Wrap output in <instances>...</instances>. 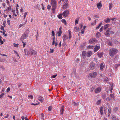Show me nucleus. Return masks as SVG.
<instances>
[{"label":"nucleus","mask_w":120,"mask_h":120,"mask_svg":"<svg viewBox=\"0 0 120 120\" xmlns=\"http://www.w3.org/2000/svg\"><path fill=\"white\" fill-rule=\"evenodd\" d=\"M52 107L51 106H49L48 108V110L49 111H51V110L52 109Z\"/></svg>","instance_id":"nucleus-39"},{"label":"nucleus","mask_w":120,"mask_h":120,"mask_svg":"<svg viewBox=\"0 0 120 120\" xmlns=\"http://www.w3.org/2000/svg\"><path fill=\"white\" fill-rule=\"evenodd\" d=\"M57 76V75H53L51 76V78H55Z\"/></svg>","instance_id":"nucleus-52"},{"label":"nucleus","mask_w":120,"mask_h":120,"mask_svg":"<svg viewBox=\"0 0 120 120\" xmlns=\"http://www.w3.org/2000/svg\"><path fill=\"white\" fill-rule=\"evenodd\" d=\"M63 38L64 42L67 40L68 38V36L66 34H65L63 36Z\"/></svg>","instance_id":"nucleus-11"},{"label":"nucleus","mask_w":120,"mask_h":120,"mask_svg":"<svg viewBox=\"0 0 120 120\" xmlns=\"http://www.w3.org/2000/svg\"><path fill=\"white\" fill-rule=\"evenodd\" d=\"M25 24V23H23L20 24L19 26V27L20 28L21 27L23 26Z\"/></svg>","instance_id":"nucleus-43"},{"label":"nucleus","mask_w":120,"mask_h":120,"mask_svg":"<svg viewBox=\"0 0 120 120\" xmlns=\"http://www.w3.org/2000/svg\"><path fill=\"white\" fill-rule=\"evenodd\" d=\"M109 24H106L104 26V28L105 29H106L109 27Z\"/></svg>","instance_id":"nucleus-26"},{"label":"nucleus","mask_w":120,"mask_h":120,"mask_svg":"<svg viewBox=\"0 0 120 120\" xmlns=\"http://www.w3.org/2000/svg\"><path fill=\"white\" fill-rule=\"evenodd\" d=\"M6 22V21H4L3 23V25L4 27H5L6 26V25L5 24Z\"/></svg>","instance_id":"nucleus-59"},{"label":"nucleus","mask_w":120,"mask_h":120,"mask_svg":"<svg viewBox=\"0 0 120 120\" xmlns=\"http://www.w3.org/2000/svg\"><path fill=\"white\" fill-rule=\"evenodd\" d=\"M110 97H111V98H112L113 99L115 97H114V95H113V94H111L110 95Z\"/></svg>","instance_id":"nucleus-36"},{"label":"nucleus","mask_w":120,"mask_h":120,"mask_svg":"<svg viewBox=\"0 0 120 120\" xmlns=\"http://www.w3.org/2000/svg\"><path fill=\"white\" fill-rule=\"evenodd\" d=\"M118 108L117 107H115L113 109V111L114 112H116L118 110Z\"/></svg>","instance_id":"nucleus-24"},{"label":"nucleus","mask_w":120,"mask_h":120,"mask_svg":"<svg viewBox=\"0 0 120 120\" xmlns=\"http://www.w3.org/2000/svg\"><path fill=\"white\" fill-rule=\"evenodd\" d=\"M97 5L98 8L99 9H100L101 7L102 6V4H101V1L99 3H97Z\"/></svg>","instance_id":"nucleus-12"},{"label":"nucleus","mask_w":120,"mask_h":120,"mask_svg":"<svg viewBox=\"0 0 120 120\" xmlns=\"http://www.w3.org/2000/svg\"><path fill=\"white\" fill-rule=\"evenodd\" d=\"M109 33L110 34H112L114 33V32L112 31H110Z\"/></svg>","instance_id":"nucleus-54"},{"label":"nucleus","mask_w":120,"mask_h":120,"mask_svg":"<svg viewBox=\"0 0 120 120\" xmlns=\"http://www.w3.org/2000/svg\"><path fill=\"white\" fill-rule=\"evenodd\" d=\"M55 33L54 32L52 31V35L53 36H55Z\"/></svg>","instance_id":"nucleus-46"},{"label":"nucleus","mask_w":120,"mask_h":120,"mask_svg":"<svg viewBox=\"0 0 120 120\" xmlns=\"http://www.w3.org/2000/svg\"><path fill=\"white\" fill-rule=\"evenodd\" d=\"M38 103H36V104H34V103H31V104L32 105H38V104L39 103V102H38Z\"/></svg>","instance_id":"nucleus-44"},{"label":"nucleus","mask_w":120,"mask_h":120,"mask_svg":"<svg viewBox=\"0 0 120 120\" xmlns=\"http://www.w3.org/2000/svg\"><path fill=\"white\" fill-rule=\"evenodd\" d=\"M27 37V35L25 34H23L21 38V40L22 41H23L24 39H26Z\"/></svg>","instance_id":"nucleus-8"},{"label":"nucleus","mask_w":120,"mask_h":120,"mask_svg":"<svg viewBox=\"0 0 120 120\" xmlns=\"http://www.w3.org/2000/svg\"><path fill=\"white\" fill-rule=\"evenodd\" d=\"M109 30H107L105 33V34L106 36L109 37L110 36V34L109 33Z\"/></svg>","instance_id":"nucleus-13"},{"label":"nucleus","mask_w":120,"mask_h":120,"mask_svg":"<svg viewBox=\"0 0 120 120\" xmlns=\"http://www.w3.org/2000/svg\"><path fill=\"white\" fill-rule=\"evenodd\" d=\"M13 45H14V46L15 47H18V45H19L18 44H16L15 43H14L13 44Z\"/></svg>","instance_id":"nucleus-49"},{"label":"nucleus","mask_w":120,"mask_h":120,"mask_svg":"<svg viewBox=\"0 0 120 120\" xmlns=\"http://www.w3.org/2000/svg\"><path fill=\"white\" fill-rule=\"evenodd\" d=\"M100 48V46H96L94 48V51L95 52H96Z\"/></svg>","instance_id":"nucleus-18"},{"label":"nucleus","mask_w":120,"mask_h":120,"mask_svg":"<svg viewBox=\"0 0 120 120\" xmlns=\"http://www.w3.org/2000/svg\"><path fill=\"white\" fill-rule=\"evenodd\" d=\"M62 33L61 31H59L57 33L58 36H60Z\"/></svg>","instance_id":"nucleus-28"},{"label":"nucleus","mask_w":120,"mask_h":120,"mask_svg":"<svg viewBox=\"0 0 120 120\" xmlns=\"http://www.w3.org/2000/svg\"><path fill=\"white\" fill-rule=\"evenodd\" d=\"M92 53L91 51H89L87 53V56L88 57L92 55Z\"/></svg>","instance_id":"nucleus-20"},{"label":"nucleus","mask_w":120,"mask_h":120,"mask_svg":"<svg viewBox=\"0 0 120 120\" xmlns=\"http://www.w3.org/2000/svg\"><path fill=\"white\" fill-rule=\"evenodd\" d=\"M62 2L64 3V4L63 7V8L64 9H65L68 6V0H62Z\"/></svg>","instance_id":"nucleus-4"},{"label":"nucleus","mask_w":120,"mask_h":120,"mask_svg":"<svg viewBox=\"0 0 120 120\" xmlns=\"http://www.w3.org/2000/svg\"><path fill=\"white\" fill-rule=\"evenodd\" d=\"M95 64L93 62H92L90 64V68L91 70H93L95 68Z\"/></svg>","instance_id":"nucleus-9"},{"label":"nucleus","mask_w":120,"mask_h":120,"mask_svg":"<svg viewBox=\"0 0 120 120\" xmlns=\"http://www.w3.org/2000/svg\"><path fill=\"white\" fill-rule=\"evenodd\" d=\"M1 29L2 30H3L4 31V26H1Z\"/></svg>","instance_id":"nucleus-60"},{"label":"nucleus","mask_w":120,"mask_h":120,"mask_svg":"<svg viewBox=\"0 0 120 120\" xmlns=\"http://www.w3.org/2000/svg\"><path fill=\"white\" fill-rule=\"evenodd\" d=\"M110 19L109 18H108L106 19H105L104 21L106 23H108L109 22H110Z\"/></svg>","instance_id":"nucleus-17"},{"label":"nucleus","mask_w":120,"mask_h":120,"mask_svg":"<svg viewBox=\"0 0 120 120\" xmlns=\"http://www.w3.org/2000/svg\"><path fill=\"white\" fill-rule=\"evenodd\" d=\"M27 52L28 55H34V56H36L37 55V51L31 48H30L28 49Z\"/></svg>","instance_id":"nucleus-1"},{"label":"nucleus","mask_w":120,"mask_h":120,"mask_svg":"<svg viewBox=\"0 0 120 120\" xmlns=\"http://www.w3.org/2000/svg\"><path fill=\"white\" fill-rule=\"evenodd\" d=\"M69 13V11L67 10L66 11H64L63 12L62 14L65 17H67Z\"/></svg>","instance_id":"nucleus-5"},{"label":"nucleus","mask_w":120,"mask_h":120,"mask_svg":"<svg viewBox=\"0 0 120 120\" xmlns=\"http://www.w3.org/2000/svg\"><path fill=\"white\" fill-rule=\"evenodd\" d=\"M68 32L69 33V38L70 39L71 38V31L70 30H69L68 31Z\"/></svg>","instance_id":"nucleus-23"},{"label":"nucleus","mask_w":120,"mask_h":120,"mask_svg":"<svg viewBox=\"0 0 120 120\" xmlns=\"http://www.w3.org/2000/svg\"><path fill=\"white\" fill-rule=\"evenodd\" d=\"M105 67V66L102 63L100 65V69L101 70H102Z\"/></svg>","instance_id":"nucleus-15"},{"label":"nucleus","mask_w":120,"mask_h":120,"mask_svg":"<svg viewBox=\"0 0 120 120\" xmlns=\"http://www.w3.org/2000/svg\"><path fill=\"white\" fill-rule=\"evenodd\" d=\"M79 18H78L77 19H76V20H75V25L76 24H78V22L79 19Z\"/></svg>","instance_id":"nucleus-38"},{"label":"nucleus","mask_w":120,"mask_h":120,"mask_svg":"<svg viewBox=\"0 0 120 120\" xmlns=\"http://www.w3.org/2000/svg\"><path fill=\"white\" fill-rule=\"evenodd\" d=\"M96 36L97 38H98L100 37V34L99 33H97L96 35Z\"/></svg>","instance_id":"nucleus-22"},{"label":"nucleus","mask_w":120,"mask_h":120,"mask_svg":"<svg viewBox=\"0 0 120 120\" xmlns=\"http://www.w3.org/2000/svg\"><path fill=\"white\" fill-rule=\"evenodd\" d=\"M97 75V73L96 72H93L90 73L88 77L89 78H93L96 77Z\"/></svg>","instance_id":"nucleus-3"},{"label":"nucleus","mask_w":120,"mask_h":120,"mask_svg":"<svg viewBox=\"0 0 120 120\" xmlns=\"http://www.w3.org/2000/svg\"><path fill=\"white\" fill-rule=\"evenodd\" d=\"M41 117H44V114L42 113L41 114Z\"/></svg>","instance_id":"nucleus-64"},{"label":"nucleus","mask_w":120,"mask_h":120,"mask_svg":"<svg viewBox=\"0 0 120 120\" xmlns=\"http://www.w3.org/2000/svg\"><path fill=\"white\" fill-rule=\"evenodd\" d=\"M64 110V106H63L61 107L60 110V112L61 114L62 115L63 113V112Z\"/></svg>","instance_id":"nucleus-16"},{"label":"nucleus","mask_w":120,"mask_h":120,"mask_svg":"<svg viewBox=\"0 0 120 120\" xmlns=\"http://www.w3.org/2000/svg\"><path fill=\"white\" fill-rule=\"evenodd\" d=\"M60 19H61L62 18V14H60L57 16Z\"/></svg>","instance_id":"nucleus-29"},{"label":"nucleus","mask_w":120,"mask_h":120,"mask_svg":"<svg viewBox=\"0 0 120 120\" xmlns=\"http://www.w3.org/2000/svg\"><path fill=\"white\" fill-rule=\"evenodd\" d=\"M101 103V100H99L97 102L96 104L97 105H98Z\"/></svg>","instance_id":"nucleus-33"},{"label":"nucleus","mask_w":120,"mask_h":120,"mask_svg":"<svg viewBox=\"0 0 120 120\" xmlns=\"http://www.w3.org/2000/svg\"><path fill=\"white\" fill-rule=\"evenodd\" d=\"M111 109H109L108 110V116H110V114L111 113Z\"/></svg>","instance_id":"nucleus-25"},{"label":"nucleus","mask_w":120,"mask_h":120,"mask_svg":"<svg viewBox=\"0 0 120 120\" xmlns=\"http://www.w3.org/2000/svg\"><path fill=\"white\" fill-rule=\"evenodd\" d=\"M22 42L23 43V46L24 48L26 45V43H24L23 41H22Z\"/></svg>","instance_id":"nucleus-50"},{"label":"nucleus","mask_w":120,"mask_h":120,"mask_svg":"<svg viewBox=\"0 0 120 120\" xmlns=\"http://www.w3.org/2000/svg\"><path fill=\"white\" fill-rule=\"evenodd\" d=\"M52 7V13L53 14L55 12V11L56 9V7Z\"/></svg>","instance_id":"nucleus-31"},{"label":"nucleus","mask_w":120,"mask_h":120,"mask_svg":"<svg viewBox=\"0 0 120 120\" xmlns=\"http://www.w3.org/2000/svg\"><path fill=\"white\" fill-rule=\"evenodd\" d=\"M103 53H98V56L100 58H101L103 55Z\"/></svg>","instance_id":"nucleus-27"},{"label":"nucleus","mask_w":120,"mask_h":120,"mask_svg":"<svg viewBox=\"0 0 120 120\" xmlns=\"http://www.w3.org/2000/svg\"><path fill=\"white\" fill-rule=\"evenodd\" d=\"M111 98L109 97H108L106 99V100L107 101H110L111 100Z\"/></svg>","instance_id":"nucleus-42"},{"label":"nucleus","mask_w":120,"mask_h":120,"mask_svg":"<svg viewBox=\"0 0 120 120\" xmlns=\"http://www.w3.org/2000/svg\"><path fill=\"white\" fill-rule=\"evenodd\" d=\"M7 91L8 92L10 90V88L8 87L7 90Z\"/></svg>","instance_id":"nucleus-63"},{"label":"nucleus","mask_w":120,"mask_h":120,"mask_svg":"<svg viewBox=\"0 0 120 120\" xmlns=\"http://www.w3.org/2000/svg\"><path fill=\"white\" fill-rule=\"evenodd\" d=\"M108 45L110 46H112V43L111 42L109 41L108 42Z\"/></svg>","instance_id":"nucleus-47"},{"label":"nucleus","mask_w":120,"mask_h":120,"mask_svg":"<svg viewBox=\"0 0 120 120\" xmlns=\"http://www.w3.org/2000/svg\"><path fill=\"white\" fill-rule=\"evenodd\" d=\"M84 30H84V29H82V30L81 33L82 34H84Z\"/></svg>","instance_id":"nucleus-57"},{"label":"nucleus","mask_w":120,"mask_h":120,"mask_svg":"<svg viewBox=\"0 0 120 120\" xmlns=\"http://www.w3.org/2000/svg\"><path fill=\"white\" fill-rule=\"evenodd\" d=\"M0 43L2 44H3L4 43L3 41L2 40V39L0 37Z\"/></svg>","instance_id":"nucleus-55"},{"label":"nucleus","mask_w":120,"mask_h":120,"mask_svg":"<svg viewBox=\"0 0 120 120\" xmlns=\"http://www.w3.org/2000/svg\"><path fill=\"white\" fill-rule=\"evenodd\" d=\"M100 76L99 77H103V74H100L99 75Z\"/></svg>","instance_id":"nucleus-61"},{"label":"nucleus","mask_w":120,"mask_h":120,"mask_svg":"<svg viewBox=\"0 0 120 120\" xmlns=\"http://www.w3.org/2000/svg\"><path fill=\"white\" fill-rule=\"evenodd\" d=\"M85 62H83L81 64V66H83L84 64H85Z\"/></svg>","instance_id":"nucleus-56"},{"label":"nucleus","mask_w":120,"mask_h":120,"mask_svg":"<svg viewBox=\"0 0 120 120\" xmlns=\"http://www.w3.org/2000/svg\"><path fill=\"white\" fill-rule=\"evenodd\" d=\"M103 108L102 107H101L100 108V111L101 113V115H102L103 114Z\"/></svg>","instance_id":"nucleus-21"},{"label":"nucleus","mask_w":120,"mask_h":120,"mask_svg":"<svg viewBox=\"0 0 120 120\" xmlns=\"http://www.w3.org/2000/svg\"><path fill=\"white\" fill-rule=\"evenodd\" d=\"M86 54V52L85 51H83L82 52V56H84Z\"/></svg>","instance_id":"nucleus-35"},{"label":"nucleus","mask_w":120,"mask_h":120,"mask_svg":"<svg viewBox=\"0 0 120 120\" xmlns=\"http://www.w3.org/2000/svg\"><path fill=\"white\" fill-rule=\"evenodd\" d=\"M112 120H118V119H116V118L115 116H112Z\"/></svg>","instance_id":"nucleus-34"},{"label":"nucleus","mask_w":120,"mask_h":120,"mask_svg":"<svg viewBox=\"0 0 120 120\" xmlns=\"http://www.w3.org/2000/svg\"><path fill=\"white\" fill-rule=\"evenodd\" d=\"M28 13L27 12H26L24 13V18L25 19L26 17V15H27Z\"/></svg>","instance_id":"nucleus-37"},{"label":"nucleus","mask_w":120,"mask_h":120,"mask_svg":"<svg viewBox=\"0 0 120 120\" xmlns=\"http://www.w3.org/2000/svg\"><path fill=\"white\" fill-rule=\"evenodd\" d=\"M50 53H53V52H54V50L53 49H52L51 48H50Z\"/></svg>","instance_id":"nucleus-45"},{"label":"nucleus","mask_w":120,"mask_h":120,"mask_svg":"<svg viewBox=\"0 0 120 120\" xmlns=\"http://www.w3.org/2000/svg\"><path fill=\"white\" fill-rule=\"evenodd\" d=\"M101 90V88L100 87H98L95 90L94 92L95 93H98L100 92Z\"/></svg>","instance_id":"nucleus-10"},{"label":"nucleus","mask_w":120,"mask_h":120,"mask_svg":"<svg viewBox=\"0 0 120 120\" xmlns=\"http://www.w3.org/2000/svg\"><path fill=\"white\" fill-rule=\"evenodd\" d=\"M56 43V42L55 41V40H53L52 42V44L53 45H54Z\"/></svg>","instance_id":"nucleus-53"},{"label":"nucleus","mask_w":120,"mask_h":120,"mask_svg":"<svg viewBox=\"0 0 120 120\" xmlns=\"http://www.w3.org/2000/svg\"><path fill=\"white\" fill-rule=\"evenodd\" d=\"M93 46L89 45L88 46V48L90 49H91L93 48Z\"/></svg>","instance_id":"nucleus-41"},{"label":"nucleus","mask_w":120,"mask_h":120,"mask_svg":"<svg viewBox=\"0 0 120 120\" xmlns=\"http://www.w3.org/2000/svg\"><path fill=\"white\" fill-rule=\"evenodd\" d=\"M11 6H9L7 10H4V11H7V10L9 11H11Z\"/></svg>","instance_id":"nucleus-30"},{"label":"nucleus","mask_w":120,"mask_h":120,"mask_svg":"<svg viewBox=\"0 0 120 120\" xmlns=\"http://www.w3.org/2000/svg\"><path fill=\"white\" fill-rule=\"evenodd\" d=\"M38 100L41 103H42L43 102L44 99L42 97L40 96H38Z\"/></svg>","instance_id":"nucleus-14"},{"label":"nucleus","mask_w":120,"mask_h":120,"mask_svg":"<svg viewBox=\"0 0 120 120\" xmlns=\"http://www.w3.org/2000/svg\"><path fill=\"white\" fill-rule=\"evenodd\" d=\"M61 21L62 22H63L64 23V24L65 25H66V22L65 20L64 19H62L61 20Z\"/></svg>","instance_id":"nucleus-32"},{"label":"nucleus","mask_w":120,"mask_h":120,"mask_svg":"<svg viewBox=\"0 0 120 120\" xmlns=\"http://www.w3.org/2000/svg\"><path fill=\"white\" fill-rule=\"evenodd\" d=\"M51 6L50 5H48L47 6V9L48 10L50 9H51Z\"/></svg>","instance_id":"nucleus-51"},{"label":"nucleus","mask_w":120,"mask_h":120,"mask_svg":"<svg viewBox=\"0 0 120 120\" xmlns=\"http://www.w3.org/2000/svg\"><path fill=\"white\" fill-rule=\"evenodd\" d=\"M118 50L116 48H112L109 50V55L113 57L117 52Z\"/></svg>","instance_id":"nucleus-2"},{"label":"nucleus","mask_w":120,"mask_h":120,"mask_svg":"<svg viewBox=\"0 0 120 120\" xmlns=\"http://www.w3.org/2000/svg\"><path fill=\"white\" fill-rule=\"evenodd\" d=\"M4 94L3 93H2L0 95V98H1L4 95Z\"/></svg>","instance_id":"nucleus-62"},{"label":"nucleus","mask_w":120,"mask_h":120,"mask_svg":"<svg viewBox=\"0 0 120 120\" xmlns=\"http://www.w3.org/2000/svg\"><path fill=\"white\" fill-rule=\"evenodd\" d=\"M7 22L8 23V24L9 25H10V20L8 19V20Z\"/></svg>","instance_id":"nucleus-58"},{"label":"nucleus","mask_w":120,"mask_h":120,"mask_svg":"<svg viewBox=\"0 0 120 120\" xmlns=\"http://www.w3.org/2000/svg\"><path fill=\"white\" fill-rule=\"evenodd\" d=\"M103 26L101 27L100 30V32L102 31L103 30Z\"/></svg>","instance_id":"nucleus-48"},{"label":"nucleus","mask_w":120,"mask_h":120,"mask_svg":"<svg viewBox=\"0 0 120 120\" xmlns=\"http://www.w3.org/2000/svg\"><path fill=\"white\" fill-rule=\"evenodd\" d=\"M109 10H111V9L112 8V4L111 3H109Z\"/></svg>","instance_id":"nucleus-19"},{"label":"nucleus","mask_w":120,"mask_h":120,"mask_svg":"<svg viewBox=\"0 0 120 120\" xmlns=\"http://www.w3.org/2000/svg\"><path fill=\"white\" fill-rule=\"evenodd\" d=\"M28 97L29 99L30 98L31 99H32L33 98V96L31 95H28Z\"/></svg>","instance_id":"nucleus-40"},{"label":"nucleus","mask_w":120,"mask_h":120,"mask_svg":"<svg viewBox=\"0 0 120 120\" xmlns=\"http://www.w3.org/2000/svg\"><path fill=\"white\" fill-rule=\"evenodd\" d=\"M97 42V40L95 38L90 39L89 41V42L91 44Z\"/></svg>","instance_id":"nucleus-6"},{"label":"nucleus","mask_w":120,"mask_h":120,"mask_svg":"<svg viewBox=\"0 0 120 120\" xmlns=\"http://www.w3.org/2000/svg\"><path fill=\"white\" fill-rule=\"evenodd\" d=\"M52 6V7H56L57 4L55 0H51Z\"/></svg>","instance_id":"nucleus-7"}]
</instances>
